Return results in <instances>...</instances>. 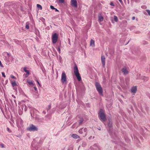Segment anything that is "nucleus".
I'll use <instances>...</instances> for the list:
<instances>
[{
    "label": "nucleus",
    "mask_w": 150,
    "mask_h": 150,
    "mask_svg": "<svg viewBox=\"0 0 150 150\" xmlns=\"http://www.w3.org/2000/svg\"><path fill=\"white\" fill-rule=\"evenodd\" d=\"M98 116L100 119L103 122H105L106 120L105 115L103 110L100 109L99 110Z\"/></svg>",
    "instance_id": "obj_1"
},
{
    "label": "nucleus",
    "mask_w": 150,
    "mask_h": 150,
    "mask_svg": "<svg viewBox=\"0 0 150 150\" xmlns=\"http://www.w3.org/2000/svg\"><path fill=\"white\" fill-rule=\"evenodd\" d=\"M95 85L98 93L101 95L103 96V90L100 85L98 83L96 82L95 83Z\"/></svg>",
    "instance_id": "obj_2"
},
{
    "label": "nucleus",
    "mask_w": 150,
    "mask_h": 150,
    "mask_svg": "<svg viewBox=\"0 0 150 150\" xmlns=\"http://www.w3.org/2000/svg\"><path fill=\"white\" fill-rule=\"evenodd\" d=\"M74 73L75 75L76 76L78 80L79 81H80L81 79V77L80 76V74L79 72L78 67L77 66L75 65L74 68Z\"/></svg>",
    "instance_id": "obj_3"
},
{
    "label": "nucleus",
    "mask_w": 150,
    "mask_h": 150,
    "mask_svg": "<svg viewBox=\"0 0 150 150\" xmlns=\"http://www.w3.org/2000/svg\"><path fill=\"white\" fill-rule=\"evenodd\" d=\"M27 130L30 132H35L37 130V127L33 125V124H30L29 126L27 128Z\"/></svg>",
    "instance_id": "obj_4"
},
{
    "label": "nucleus",
    "mask_w": 150,
    "mask_h": 150,
    "mask_svg": "<svg viewBox=\"0 0 150 150\" xmlns=\"http://www.w3.org/2000/svg\"><path fill=\"white\" fill-rule=\"evenodd\" d=\"M58 38V35L56 33H54L52 35V43L55 44L57 42Z\"/></svg>",
    "instance_id": "obj_5"
},
{
    "label": "nucleus",
    "mask_w": 150,
    "mask_h": 150,
    "mask_svg": "<svg viewBox=\"0 0 150 150\" xmlns=\"http://www.w3.org/2000/svg\"><path fill=\"white\" fill-rule=\"evenodd\" d=\"M66 76L64 71H63L61 76V81L63 83H64L66 81Z\"/></svg>",
    "instance_id": "obj_6"
},
{
    "label": "nucleus",
    "mask_w": 150,
    "mask_h": 150,
    "mask_svg": "<svg viewBox=\"0 0 150 150\" xmlns=\"http://www.w3.org/2000/svg\"><path fill=\"white\" fill-rule=\"evenodd\" d=\"M70 3L71 5L73 7L76 8L77 7L78 5L76 0H71Z\"/></svg>",
    "instance_id": "obj_7"
},
{
    "label": "nucleus",
    "mask_w": 150,
    "mask_h": 150,
    "mask_svg": "<svg viewBox=\"0 0 150 150\" xmlns=\"http://www.w3.org/2000/svg\"><path fill=\"white\" fill-rule=\"evenodd\" d=\"M36 110H33L30 112L31 116L33 118H36L37 117V115L36 114Z\"/></svg>",
    "instance_id": "obj_8"
},
{
    "label": "nucleus",
    "mask_w": 150,
    "mask_h": 150,
    "mask_svg": "<svg viewBox=\"0 0 150 150\" xmlns=\"http://www.w3.org/2000/svg\"><path fill=\"white\" fill-rule=\"evenodd\" d=\"M45 138V137L44 135L43 134H41L40 137V139L39 140V143L40 144H42Z\"/></svg>",
    "instance_id": "obj_9"
},
{
    "label": "nucleus",
    "mask_w": 150,
    "mask_h": 150,
    "mask_svg": "<svg viewBox=\"0 0 150 150\" xmlns=\"http://www.w3.org/2000/svg\"><path fill=\"white\" fill-rule=\"evenodd\" d=\"M11 83L12 84V86L13 87V89L14 90H16L17 89L16 86H17V84L15 81H12L11 82Z\"/></svg>",
    "instance_id": "obj_10"
},
{
    "label": "nucleus",
    "mask_w": 150,
    "mask_h": 150,
    "mask_svg": "<svg viewBox=\"0 0 150 150\" xmlns=\"http://www.w3.org/2000/svg\"><path fill=\"white\" fill-rule=\"evenodd\" d=\"M121 71L125 75H126L128 73V71L127 70L126 68L125 67L123 68Z\"/></svg>",
    "instance_id": "obj_11"
},
{
    "label": "nucleus",
    "mask_w": 150,
    "mask_h": 150,
    "mask_svg": "<svg viewBox=\"0 0 150 150\" xmlns=\"http://www.w3.org/2000/svg\"><path fill=\"white\" fill-rule=\"evenodd\" d=\"M101 60L103 67H105V58L104 56H102Z\"/></svg>",
    "instance_id": "obj_12"
},
{
    "label": "nucleus",
    "mask_w": 150,
    "mask_h": 150,
    "mask_svg": "<svg viewBox=\"0 0 150 150\" xmlns=\"http://www.w3.org/2000/svg\"><path fill=\"white\" fill-rule=\"evenodd\" d=\"M131 90L132 93H135L137 90V87L136 86H134L132 88Z\"/></svg>",
    "instance_id": "obj_13"
},
{
    "label": "nucleus",
    "mask_w": 150,
    "mask_h": 150,
    "mask_svg": "<svg viewBox=\"0 0 150 150\" xmlns=\"http://www.w3.org/2000/svg\"><path fill=\"white\" fill-rule=\"evenodd\" d=\"M90 45L92 47H94L95 44H94V40L92 39L90 41Z\"/></svg>",
    "instance_id": "obj_14"
},
{
    "label": "nucleus",
    "mask_w": 150,
    "mask_h": 150,
    "mask_svg": "<svg viewBox=\"0 0 150 150\" xmlns=\"http://www.w3.org/2000/svg\"><path fill=\"white\" fill-rule=\"evenodd\" d=\"M103 17L101 15L98 16V20L100 22H102L103 20Z\"/></svg>",
    "instance_id": "obj_15"
},
{
    "label": "nucleus",
    "mask_w": 150,
    "mask_h": 150,
    "mask_svg": "<svg viewBox=\"0 0 150 150\" xmlns=\"http://www.w3.org/2000/svg\"><path fill=\"white\" fill-rule=\"evenodd\" d=\"M72 137L74 139H77L79 138V137L76 134H73Z\"/></svg>",
    "instance_id": "obj_16"
},
{
    "label": "nucleus",
    "mask_w": 150,
    "mask_h": 150,
    "mask_svg": "<svg viewBox=\"0 0 150 150\" xmlns=\"http://www.w3.org/2000/svg\"><path fill=\"white\" fill-rule=\"evenodd\" d=\"M27 82L29 83L30 85L32 86L33 85V83L32 81L30 80L29 79H27Z\"/></svg>",
    "instance_id": "obj_17"
},
{
    "label": "nucleus",
    "mask_w": 150,
    "mask_h": 150,
    "mask_svg": "<svg viewBox=\"0 0 150 150\" xmlns=\"http://www.w3.org/2000/svg\"><path fill=\"white\" fill-rule=\"evenodd\" d=\"M112 122L110 120H109V122L108 123V126L110 128L112 126Z\"/></svg>",
    "instance_id": "obj_18"
},
{
    "label": "nucleus",
    "mask_w": 150,
    "mask_h": 150,
    "mask_svg": "<svg viewBox=\"0 0 150 150\" xmlns=\"http://www.w3.org/2000/svg\"><path fill=\"white\" fill-rule=\"evenodd\" d=\"M83 130L84 132L86 133L85 134H84L83 136H86L87 135L86 132L88 130L86 128H85L84 129L83 128Z\"/></svg>",
    "instance_id": "obj_19"
},
{
    "label": "nucleus",
    "mask_w": 150,
    "mask_h": 150,
    "mask_svg": "<svg viewBox=\"0 0 150 150\" xmlns=\"http://www.w3.org/2000/svg\"><path fill=\"white\" fill-rule=\"evenodd\" d=\"M142 79L144 81H147L149 80V78L148 77L143 76Z\"/></svg>",
    "instance_id": "obj_20"
},
{
    "label": "nucleus",
    "mask_w": 150,
    "mask_h": 150,
    "mask_svg": "<svg viewBox=\"0 0 150 150\" xmlns=\"http://www.w3.org/2000/svg\"><path fill=\"white\" fill-rule=\"evenodd\" d=\"M29 23L28 22L26 23L25 28L27 29H28L29 28Z\"/></svg>",
    "instance_id": "obj_21"
},
{
    "label": "nucleus",
    "mask_w": 150,
    "mask_h": 150,
    "mask_svg": "<svg viewBox=\"0 0 150 150\" xmlns=\"http://www.w3.org/2000/svg\"><path fill=\"white\" fill-rule=\"evenodd\" d=\"M113 20L115 22H117L118 21V19L117 17L115 16H114Z\"/></svg>",
    "instance_id": "obj_22"
},
{
    "label": "nucleus",
    "mask_w": 150,
    "mask_h": 150,
    "mask_svg": "<svg viewBox=\"0 0 150 150\" xmlns=\"http://www.w3.org/2000/svg\"><path fill=\"white\" fill-rule=\"evenodd\" d=\"M77 125V123H74L72 126V127L73 128H75L76 127L77 128L78 127V126Z\"/></svg>",
    "instance_id": "obj_23"
},
{
    "label": "nucleus",
    "mask_w": 150,
    "mask_h": 150,
    "mask_svg": "<svg viewBox=\"0 0 150 150\" xmlns=\"http://www.w3.org/2000/svg\"><path fill=\"white\" fill-rule=\"evenodd\" d=\"M142 76H141V74H139L137 76V79H142Z\"/></svg>",
    "instance_id": "obj_24"
},
{
    "label": "nucleus",
    "mask_w": 150,
    "mask_h": 150,
    "mask_svg": "<svg viewBox=\"0 0 150 150\" xmlns=\"http://www.w3.org/2000/svg\"><path fill=\"white\" fill-rule=\"evenodd\" d=\"M83 118H81L79 121V124L80 125H81L83 122Z\"/></svg>",
    "instance_id": "obj_25"
},
{
    "label": "nucleus",
    "mask_w": 150,
    "mask_h": 150,
    "mask_svg": "<svg viewBox=\"0 0 150 150\" xmlns=\"http://www.w3.org/2000/svg\"><path fill=\"white\" fill-rule=\"evenodd\" d=\"M83 128L80 129L79 131V132L80 134H83Z\"/></svg>",
    "instance_id": "obj_26"
},
{
    "label": "nucleus",
    "mask_w": 150,
    "mask_h": 150,
    "mask_svg": "<svg viewBox=\"0 0 150 150\" xmlns=\"http://www.w3.org/2000/svg\"><path fill=\"white\" fill-rule=\"evenodd\" d=\"M23 69H24V71L26 73V74H30L29 71L27 70L26 68L24 67Z\"/></svg>",
    "instance_id": "obj_27"
},
{
    "label": "nucleus",
    "mask_w": 150,
    "mask_h": 150,
    "mask_svg": "<svg viewBox=\"0 0 150 150\" xmlns=\"http://www.w3.org/2000/svg\"><path fill=\"white\" fill-rule=\"evenodd\" d=\"M22 110L21 109H19L18 111V113L19 115H21L23 113V109H22Z\"/></svg>",
    "instance_id": "obj_28"
},
{
    "label": "nucleus",
    "mask_w": 150,
    "mask_h": 150,
    "mask_svg": "<svg viewBox=\"0 0 150 150\" xmlns=\"http://www.w3.org/2000/svg\"><path fill=\"white\" fill-rule=\"evenodd\" d=\"M42 6L38 4V10H42Z\"/></svg>",
    "instance_id": "obj_29"
},
{
    "label": "nucleus",
    "mask_w": 150,
    "mask_h": 150,
    "mask_svg": "<svg viewBox=\"0 0 150 150\" xmlns=\"http://www.w3.org/2000/svg\"><path fill=\"white\" fill-rule=\"evenodd\" d=\"M86 145V143L85 142H83L81 146L82 147H85Z\"/></svg>",
    "instance_id": "obj_30"
},
{
    "label": "nucleus",
    "mask_w": 150,
    "mask_h": 150,
    "mask_svg": "<svg viewBox=\"0 0 150 150\" xmlns=\"http://www.w3.org/2000/svg\"><path fill=\"white\" fill-rule=\"evenodd\" d=\"M146 11L148 13L149 15L150 16V10L148 9H147L146 10Z\"/></svg>",
    "instance_id": "obj_31"
},
{
    "label": "nucleus",
    "mask_w": 150,
    "mask_h": 150,
    "mask_svg": "<svg viewBox=\"0 0 150 150\" xmlns=\"http://www.w3.org/2000/svg\"><path fill=\"white\" fill-rule=\"evenodd\" d=\"M51 108V105H50L47 108V111H48V110H49L50 108Z\"/></svg>",
    "instance_id": "obj_32"
},
{
    "label": "nucleus",
    "mask_w": 150,
    "mask_h": 150,
    "mask_svg": "<svg viewBox=\"0 0 150 150\" xmlns=\"http://www.w3.org/2000/svg\"><path fill=\"white\" fill-rule=\"evenodd\" d=\"M146 94L147 96H148L150 99V93L149 92H147L146 93Z\"/></svg>",
    "instance_id": "obj_33"
},
{
    "label": "nucleus",
    "mask_w": 150,
    "mask_h": 150,
    "mask_svg": "<svg viewBox=\"0 0 150 150\" xmlns=\"http://www.w3.org/2000/svg\"><path fill=\"white\" fill-rule=\"evenodd\" d=\"M60 3H63L64 2V0H58Z\"/></svg>",
    "instance_id": "obj_34"
},
{
    "label": "nucleus",
    "mask_w": 150,
    "mask_h": 150,
    "mask_svg": "<svg viewBox=\"0 0 150 150\" xmlns=\"http://www.w3.org/2000/svg\"><path fill=\"white\" fill-rule=\"evenodd\" d=\"M18 121H20V124H21V125H22V120L21 119H18Z\"/></svg>",
    "instance_id": "obj_35"
},
{
    "label": "nucleus",
    "mask_w": 150,
    "mask_h": 150,
    "mask_svg": "<svg viewBox=\"0 0 150 150\" xmlns=\"http://www.w3.org/2000/svg\"><path fill=\"white\" fill-rule=\"evenodd\" d=\"M50 7L52 9L54 10L55 9V8L52 6H50Z\"/></svg>",
    "instance_id": "obj_36"
},
{
    "label": "nucleus",
    "mask_w": 150,
    "mask_h": 150,
    "mask_svg": "<svg viewBox=\"0 0 150 150\" xmlns=\"http://www.w3.org/2000/svg\"><path fill=\"white\" fill-rule=\"evenodd\" d=\"M110 5L112 6H115V5H114V4L112 2H110Z\"/></svg>",
    "instance_id": "obj_37"
},
{
    "label": "nucleus",
    "mask_w": 150,
    "mask_h": 150,
    "mask_svg": "<svg viewBox=\"0 0 150 150\" xmlns=\"http://www.w3.org/2000/svg\"><path fill=\"white\" fill-rule=\"evenodd\" d=\"M57 50L59 52V53H60V49L59 47L57 48Z\"/></svg>",
    "instance_id": "obj_38"
},
{
    "label": "nucleus",
    "mask_w": 150,
    "mask_h": 150,
    "mask_svg": "<svg viewBox=\"0 0 150 150\" xmlns=\"http://www.w3.org/2000/svg\"><path fill=\"white\" fill-rule=\"evenodd\" d=\"M29 75V74H26L25 75V74H24V75H25V78H27V77H28V76Z\"/></svg>",
    "instance_id": "obj_39"
},
{
    "label": "nucleus",
    "mask_w": 150,
    "mask_h": 150,
    "mask_svg": "<svg viewBox=\"0 0 150 150\" xmlns=\"http://www.w3.org/2000/svg\"><path fill=\"white\" fill-rule=\"evenodd\" d=\"M118 0L119 1V2H120V4H123V1L122 0Z\"/></svg>",
    "instance_id": "obj_40"
},
{
    "label": "nucleus",
    "mask_w": 150,
    "mask_h": 150,
    "mask_svg": "<svg viewBox=\"0 0 150 150\" xmlns=\"http://www.w3.org/2000/svg\"><path fill=\"white\" fill-rule=\"evenodd\" d=\"M24 106H25L24 110H25V111H26L27 110V108L26 106L25 105H24Z\"/></svg>",
    "instance_id": "obj_41"
},
{
    "label": "nucleus",
    "mask_w": 150,
    "mask_h": 150,
    "mask_svg": "<svg viewBox=\"0 0 150 150\" xmlns=\"http://www.w3.org/2000/svg\"><path fill=\"white\" fill-rule=\"evenodd\" d=\"M2 74L3 77H6L5 75V73L4 72H2Z\"/></svg>",
    "instance_id": "obj_42"
},
{
    "label": "nucleus",
    "mask_w": 150,
    "mask_h": 150,
    "mask_svg": "<svg viewBox=\"0 0 150 150\" xmlns=\"http://www.w3.org/2000/svg\"><path fill=\"white\" fill-rule=\"evenodd\" d=\"M133 1L137 3H139L140 2V0H133Z\"/></svg>",
    "instance_id": "obj_43"
},
{
    "label": "nucleus",
    "mask_w": 150,
    "mask_h": 150,
    "mask_svg": "<svg viewBox=\"0 0 150 150\" xmlns=\"http://www.w3.org/2000/svg\"><path fill=\"white\" fill-rule=\"evenodd\" d=\"M0 66L1 67H4V66L1 63V62L0 60Z\"/></svg>",
    "instance_id": "obj_44"
},
{
    "label": "nucleus",
    "mask_w": 150,
    "mask_h": 150,
    "mask_svg": "<svg viewBox=\"0 0 150 150\" xmlns=\"http://www.w3.org/2000/svg\"><path fill=\"white\" fill-rule=\"evenodd\" d=\"M135 16H133L132 17V19L133 20H135Z\"/></svg>",
    "instance_id": "obj_45"
},
{
    "label": "nucleus",
    "mask_w": 150,
    "mask_h": 150,
    "mask_svg": "<svg viewBox=\"0 0 150 150\" xmlns=\"http://www.w3.org/2000/svg\"><path fill=\"white\" fill-rule=\"evenodd\" d=\"M143 44L144 45H147L148 44V42L146 41Z\"/></svg>",
    "instance_id": "obj_46"
},
{
    "label": "nucleus",
    "mask_w": 150,
    "mask_h": 150,
    "mask_svg": "<svg viewBox=\"0 0 150 150\" xmlns=\"http://www.w3.org/2000/svg\"><path fill=\"white\" fill-rule=\"evenodd\" d=\"M140 33V32L139 31H137L135 32V33Z\"/></svg>",
    "instance_id": "obj_47"
},
{
    "label": "nucleus",
    "mask_w": 150,
    "mask_h": 150,
    "mask_svg": "<svg viewBox=\"0 0 150 150\" xmlns=\"http://www.w3.org/2000/svg\"><path fill=\"white\" fill-rule=\"evenodd\" d=\"M92 136H91L89 137H88V139H90H90H91V138H92Z\"/></svg>",
    "instance_id": "obj_48"
},
{
    "label": "nucleus",
    "mask_w": 150,
    "mask_h": 150,
    "mask_svg": "<svg viewBox=\"0 0 150 150\" xmlns=\"http://www.w3.org/2000/svg\"><path fill=\"white\" fill-rule=\"evenodd\" d=\"M11 77L13 79H15L16 78L15 77L13 76H12Z\"/></svg>",
    "instance_id": "obj_49"
},
{
    "label": "nucleus",
    "mask_w": 150,
    "mask_h": 150,
    "mask_svg": "<svg viewBox=\"0 0 150 150\" xmlns=\"http://www.w3.org/2000/svg\"><path fill=\"white\" fill-rule=\"evenodd\" d=\"M54 10H55V11H59L58 10H57V8H55V9H54Z\"/></svg>",
    "instance_id": "obj_50"
},
{
    "label": "nucleus",
    "mask_w": 150,
    "mask_h": 150,
    "mask_svg": "<svg viewBox=\"0 0 150 150\" xmlns=\"http://www.w3.org/2000/svg\"><path fill=\"white\" fill-rule=\"evenodd\" d=\"M12 97H13V98H16L15 96L14 95H12Z\"/></svg>",
    "instance_id": "obj_51"
},
{
    "label": "nucleus",
    "mask_w": 150,
    "mask_h": 150,
    "mask_svg": "<svg viewBox=\"0 0 150 150\" xmlns=\"http://www.w3.org/2000/svg\"><path fill=\"white\" fill-rule=\"evenodd\" d=\"M109 133L110 134H111V130H110V129L109 130Z\"/></svg>",
    "instance_id": "obj_52"
},
{
    "label": "nucleus",
    "mask_w": 150,
    "mask_h": 150,
    "mask_svg": "<svg viewBox=\"0 0 150 150\" xmlns=\"http://www.w3.org/2000/svg\"><path fill=\"white\" fill-rule=\"evenodd\" d=\"M17 124L18 126L19 124V123L18 121H17Z\"/></svg>",
    "instance_id": "obj_53"
},
{
    "label": "nucleus",
    "mask_w": 150,
    "mask_h": 150,
    "mask_svg": "<svg viewBox=\"0 0 150 150\" xmlns=\"http://www.w3.org/2000/svg\"><path fill=\"white\" fill-rule=\"evenodd\" d=\"M43 113L44 114H45L46 113V112L45 111H43Z\"/></svg>",
    "instance_id": "obj_54"
},
{
    "label": "nucleus",
    "mask_w": 150,
    "mask_h": 150,
    "mask_svg": "<svg viewBox=\"0 0 150 150\" xmlns=\"http://www.w3.org/2000/svg\"><path fill=\"white\" fill-rule=\"evenodd\" d=\"M34 88H35V91L37 90V88L36 87H34Z\"/></svg>",
    "instance_id": "obj_55"
},
{
    "label": "nucleus",
    "mask_w": 150,
    "mask_h": 150,
    "mask_svg": "<svg viewBox=\"0 0 150 150\" xmlns=\"http://www.w3.org/2000/svg\"><path fill=\"white\" fill-rule=\"evenodd\" d=\"M149 38H150V33L149 34Z\"/></svg>",
    "instance_id": "obj_56"
},
{
    "label": "nucleus",
    "mask_w": 150,
    "mask_h": 150,
    "mask_svg": "<svg viewBox=\"0 0 150 150\" xmlns=\"http://www.w3.org/2000/svg\"><path fill=\"white\" fill-rule=\"evenodd\" d=\"M7 130H8V131H9V128H7Z\"/></svg>",
    "instance_id": "obj_57"
},
{
    "label": "nucleus",
    "mask_w": 150,
    "mask_h": 150,
    "mask_svg": "<svg viewBox=\"0 0 150 150\" xmlns=\"http://www.w3.org/2000/svg\"><path fill=\"white\" fill-rule=\"evenodd\" d=\"M38 85H39V86H40V83L38 82Z\"/></svg>",
    "instance_id": "obj_58"
},
{
    "label": "nucleus",
    "mask_w": 150,
    "mask_h": 150,
    "mask_svg": "<svg viewBox=\"0 0 150 150\" xmlns=\"http://www.w3.org/2000/svg\"><path fill=\"white\" fill-rule=\"evenodd\" d=\"M98 129L99 130H101V129H100V128H98Z\"/></svg>",
    "instance_id": "obj_59"
},
{
    "label": "nucleus",
    "mask_w": 150,
    "mask_h": 150,
    "mask_svg": "<svg viewBox=\"0 0 150 150\" xmlns=\"http://www.w3.org/2000/svg\"><path fill=\"white\" fill-rule=\"evenodd\" d=\"M129 41H128L127 44L128 43H129Z\"/></svg>",
    "instance_id": "obj_60"
},
{
    "label": "nucleus",
    "mask_w": 150,
    "mask_h": 150,
    "mask_svg": "<svg viewBox=\"0 0 150 150\" xmlns=\"http://www.w3.org/2000/svg\"><path fill=\"white\" fill-rule=\"evenodd\" d=\"M42 19L44 21V19L43 18H42Z\"/></svg>",
    "instance_id": "obj_61"
},
{
    "label": "nucleus",
    "mask_w": 150,
    "mask_h": 150,
    "mask_svg": "<svg viewBox=\"0 0 150 150\" xmlns=\"http://www.w3.org/2000/svg\"><path fill=\"white\" fill-rule=\"evenodd\" d=\"M2 146V147H3V146H2H2Z\"/></svg>",
    "instance_id": "obj_62"
},
{
    "label": "nucleus",
    "mask_w": 150,
    "mask_h": 150,
    "mask_svg": "<svg viewBox=\"0 0 150 150\" xmlns=\"http://www.w3.org/2000/svg\"><path fill=\"white\" fill-rule=\"evenodd\" d=\"M94 137H93V139L94 138Z\"/></svg>",
    "instance_id": "obj_63"
},
{
    "label": "nucleus",
    "mask_w": 150,
    "mask_h": 150,
    "mask_svg": "<svg viewBox=\"0 0 150 150\" xmlns=\"http://www.w3.org/2000/svg\"><path fill=\"white\" fill-rule=\"evenodd\" d=\"M33 143H32V144H31L32 146H33Z\"/></svg>",
    "instance_id": "obj_64"
}]
</instances>
